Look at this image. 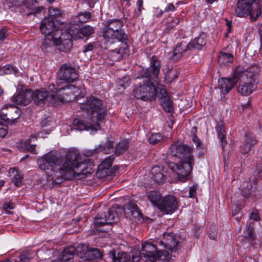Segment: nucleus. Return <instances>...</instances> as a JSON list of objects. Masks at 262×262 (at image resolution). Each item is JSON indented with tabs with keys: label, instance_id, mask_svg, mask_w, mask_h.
Instances as JSON below:
<instances>
[{
	"label": "nucleus",
	"instance_id": "nucleus-22",
	"mask_svg": "<svg viewBox=\"0 0 262 262\" xmlns=\"http://www.w3.org/2000/svg\"><path fill=\"white\" fill-rule=\"evenodd\" d=\"M237 82V78H235V71L231 77L222 78L219 80V85L221 92L225 94L228 93Z\"/></svg>",
	"mask_w": 262,
	"mask_h": 262
},
{
	"label": "nucleus",
	"instance_id": "nucleus-38",
	"mask_svg": "<svg viewBox=\"0 0 262 262\" xmlns=\"http://www.w3.org/2000/svg\"><path fill=\"white\" fill-rule=\"evenodd\" d=\"M165 95H163L161 98V105L164 110L168 113L172 112L173 111L172 103L169 96H167V93L164 91Z\"/></svg>",
	"mask_w": 262,
	"mask_h": 262
},
{
	"label": "nucleus",
	"instance_id": "nucleus-17",
	"mask_svg": "<svg viewBox=\"0 0 262 262\" xmlns=\"http://www.w3.org/2000/svg\"><path fill=\"white\" fill-rule=\"evenodd\" d=\"M158 243L160 247L168 249L171 253L176 252L179 249V242L176 241L171 233H164L163 240L159 241Z\"/></svg>",
	"mask_w": 262,
	"mask_h": 262
},
{
	"label": "nucleus",
	"instance_id": "nucleus-47",
	"mask_svg": "<svg viewBox=\"0 0 262 262\" xmlns=\"http://www.w3.org/2000/svg\"><path fill=\"white\" fill-rule=\"evenodd\" d=\"M61 90H67L68 93H72L74 96V100L78 96L80 90L73 84H66L62 86Z\"/></svg>",
	"mask_w": 262,
	"mask_h": 262
},
{
	"label": "nucleus",
	"instance_id": "nucleus-48",
	"mask_svg": "<svg viewBox=\"0 0 262 262\" xmlns=\"http://www.w3.org/2000/svg\"><path fill=\"white\" fill-rule=\"evenodd\" d=\"M37 140L36 136L31 135L30 138L26 140L24 144V147L31 153L36 154L35 152V145L31 144V141H35Z\"/></svg>",
	"mask_w": 262,
	"mask_h": 262
},
{
	"label": "nucleus",
	"instance_id": "nucleus-20",
	"mask_svg": "<svg viewBox=\"0 0 262 262\" xmlns=\"http://www.w3.org/2000/svg\"><path fill=\"white\" fill-rule=\"evenodd\" d=\"M32 99L33 91L31 90H25L15 94L12 101L14 104L26 106L30 103Z\"/></svg>",
	"mask_w": 262,
	"mask_h": 262
},
{
	"label": "nucleus",
	"instance_id": "nucleus-58",
	"mask_svg": "<svg viewBox=\"0 0 262 262\" xmlns=\"http://www.w3.org/2000/svg\"><path fill=\"white\" fill-rule=\"evenodd\" d=\"M94 49V44L92 43H89L83 47L82 52L84 53H86L88 52L91 51Z\"/></svg>",
	"mask_w": 262,
	"mask_h": 262
},
{
	"label": "nucleus",
	"instance_id": "nucleus-6",
	"mask_svg": "<svg viewBox=\"0 0 262 262\" xmlns=\"http://www.w3.org/2000/svg\"><path fill=\"white\" fill-rule=\"evenodd\" d=\"M193 159L180 160L179 164L173 162H167V166L176 173L179 181L184 182L189 179L192 170Z\"/></svg>",
	"mask_w": 262,
	"mask_h": 262
},
{
	"label": "nucleus",
	"instance_id": "nucleus-43",
	"mask_svg": "<svg viewBox=\"0 0 262 262\" xmlns=\"http://www.w3.org/2000/svg\"><path fill=\"white\" fill-rule=\"evenodd\" d=\"M216 131L217 132L218 137L222 142V146L224 148L227 144V141L226 139V132L224 125L223 124L218 125L216 128Z\"/></svg>",
	"mask_w": 262,
	"mask_h": 262
},
{
	"label": "nucleus",
	"instance_id": "nucleus-21",
	"mask_svg": "<svg viewBox=\"0 0 262 262\" xmlns=\"http://www.w3.org/2000/svg\"><path fill=\"white\" fill-rule=\"evenodd\" d=\"M71 37L72 36L70 34V30H69L68 33L62 34L59 36L58 34V38L53 40L57 43L58 49L60 51L68 52L70 51L73 46Z\"/></svg>",
	"mask_w": 262,
	"mask_h": 262
},
{
	"label": "nucleus",
	"instance_id": "nucleus-61",
	"mask_svg": "<svg viewBox=\"0 0 262 262\" xmlns=\"http://www.w3.org/2000/svg\"><path fill=\"white\" fill-rule=\"evenodd\" d=\"M175 9V7L172 3H169L167 7L165 8L164 12H168L169 11H173Z\"/></svg>",
	"mask_w": 262,
	"mask_h": 262
},
{
	"label": "nucleus",
	"instance_id": "nucleus-27",
	"mask_svg": "<svg viewBox=\"0 0 262 262\" xmlns=\"http://www.w3.org/2000/svg\"><path fill=\"white\" fill-rule=\"evenodd\" d=\"M189 46V43H186L185 41H182L178 44L173 50L171 58L174 60H179L182 56L183 53L187 50H190Z\"/></svg>",
	"mask_w": 262,
	"mask_h": 262
},
{
	"label": "nucleus",
	"instance_id": "nucleus-19",
	"mask_svg": "<svg viewBox=\"0 0 262 262\" xmlns=\"http://www.w3.org/2000/svg\"><path fill=\"white\" fill-rule=\"evenodd\" d=\"M69 30L70 34L75 39H83L84 37L88 38L94 33V28L88 25L79 28L72 26Z\"/></svg>",
	"mask_w": 262,
	"mask_h": 262
},
{
	"label": "nucleus",
	"instance_id": "nucleus-9",
	"mask_svg": "<svg viewBox=\"0 0 262 262\" xmlns=\"http://www.w3.org/2000/svg\"><path fill=\"white\" fill-rule=\"evenodd\" d=\"M143 84H140L134 91V96L144 101H152L156 98L157 92L155 85L152 82L143 80Z\"/></svg>",
	"mask_w": 262,
	"mask_h": 262
},
{
	"label": "nucleus",
	"instance_id": "nucleus-29",
	"mask_svg": "<svg viewBox=\"0 0 262 262\" xmlns=\"http://www.w3.org/2000/svg\"><path fill=\"white\" fill-rule=\"evenodd\" d=\"M152 178L157 183H163L166 177L163 173V169L159 166H154L151 170Z\"/></svg>",
	"mask_w": 262,
	"mask_h": 262
},
{
	"label": "nucleus",
	"instance_id": "nucleus-18",
	"mask_svg": "<svg viewBox=\"0 0 262 262\" xmlns=\"http://www.w3.org/2000/svg\"><path fill=\"white\" fill-rule=\"evenodd\" d=\"M34 102L37 105L44 104L48 101L52 104H55L56 100L54 94H49V93L43 89L37 90L33 92V99Z\"/></svg>",
	"mask_w": 262,
	"mask_h": 262
},
{
	"label": "nucleus",
	"instance_id": "nucleus-12",
	"mask_svg": "<svg viewBox=\"0 0 262 262\" xmlns=\"http://www.w3.org/2000/svg\"><path fill=\"white\" fill-rule=\"evenodd\" d=\"M10 3L16 7H23L26 8L27 12H24L23 15L29 16L41 13L43 8L39 7L37 0H8Z\"/></svg>",
	"mask_w": 262,
	"mask_h": 262
},
{
	"label": "nucleus",
	"instance_id": "nucleus-56",
	"mask_svg": "<svg viewBox=\"0 0 262 262\" xmlns=\"http://www.w3.org/2000/svg\"><path fill=\"white\" fill-rule=\"evenodd\" d=\"M15 67L11 64H7L4 67V71L6 74H11L13 72L16 73Z\"/></svg>",
	"mask_w": 262,
	"mask_h": 262
},
{
	"label": "nucleus",
	"instance_id": "nucleus-35",
	"mask_svg": "<svg viewBox=\"0 0 262 262\" xmlns=\"http://www.w3.org/2000/svg\"><path fill=\"white\" fill-rule=\"evenodd\" d=\"M246 149L242 150V153L245 154L248 153L250 148L256 143L255 136L252 133H247L245 134Z\"/></svg>",
	"mask_w": 262,
	"mask_h": 262
},
{
	"label": "nucleus",
	"instance_id": "nucleus-4",
	"mask_svg": "<svg viewBox=\"0 0 262 262\" xmlns=\"http://www.w3.org/2000/svg\"><path fill=\"white\" fill-rule=\"evenodd\" d=\"M124 23L120 19L116 18L108 20L103 30V37L105 41L110 44L117 41L121 42L120 49H116L115 51L117 53H120L121 49H125L127 47V36L125 33L122 27Z\"/></svg>",
	"mask_w": 262,
	"mask_h": 262
},
{
	"label": "nucleus",
	"instance_id": "nucleus-49",
	"mask_svg": "<svg viewBox=\"0 0 262 262\" xmlns=\"http://www.w3.org/2000/svg\"><path fill=\"white\" fill-rule=\"evenodd\" d=\"M130 83V80L128 76H125L122 78L117 80V87L119 90H124L128 87Z\"/></svg>",
	"mask_w": 262,
	"mask_h": 262
},
{
	"label": "nucleus",
	"instance_id": "nucleus-42",
	"mask_svg": "<svg viewBox=\"0 0 262 262\" xmlns=\"http://www.w3.org/2000/svg\"><path fill=\"white\" fill-rule=\"evenodd\" d=\"M10 170L14 174L12 180V182L14 184L15 186L17 187L20 186L23 179V174L20 171L17 170L15 168H11Z\"/></svg>",
	"mask_w": 262,
	"mask_h": 262
},
{
	"label": "nucleus",
	"instance_id": "nucleus-60",
	"mask_svg": "<svg viewBox=\"0 0 262 262\" xmlns=\"http://www.w3.org/2000/svg\"><path fill=\"white\" fill-rule=\"evenodd\" d=\"M250 218L254 221H258L259 219V215L256 212L253 211L250 214Z\"/></svg>",
	"mask_w": 262,
	"mask_h": 262
},
{
	"label": "nucleus",
	"instance_id": "nucleus-59",
	"mask_svg": "<svg viewBox=\"0 0 262 262\" xmlns=\"http://www.w3.org/2000/svg\"><path fill=\"white\" fill-rule=\"evenodd\" d=\"M168 75L169 77V78L171 79V80H173V79H175L178 77L177 71L174 70H171L170 71H169Z\"/></svg>",
	"mask_w": 262,
	"mask_h": 262
},
{
	"label": "nucleus",
	"instance_id": "nucleus-40",
	"mask_svg": "<svg viewBox=\"0 0 262 262\" xmlns=\"http://www.w3.org/2000/svg\"><path fill=\"white\" fill-rule=\"evenodd\" d=\"M171 253L168 249L163 248H159L156 253V260L163 261H168L170 259V254Z\"/></svg>",
	"mask_w": 262,
	"mask_h": 262
},
{
	"label": "nucleus",
	"instance_id": "nucleus-5",
	"mask_svg": "<svg viewBox=\"0 0 262 262\" xmlns=\"http://www.w3.org/2000/svg\"><path fill=\"white\" fill-rule=\"evenodd\" d=\"M161 66L160 60L157 57L152 56L150 59V67L139 71L137 78H144L143 80L152 82L154 84L155 82L158 83Z\"/></svg>",
	"mask_w": 262,
	"mask_h": 262
},
{
	"label": "nucleus",
	"instance_id": "nucleus-13",
	"mask_svg": "<svg viewBox=\"0 0 262 262\" xmlns=\"http://www.w3.org/2000/svg\"><path fill=\"white\" fill-rule=\"evenodd\" d=\"M58 24L50 17H45L41 21L40 30L45 36H51V40H55L58 38V34L61 33V31L58 29Z\"/></svg>",
	"mask_w": 262,
	"mask_h": 262
},
{
	"label": "nucleus",
	"instance_id": "nucleus-53",
	"mask_svg": "<svg viewBox=\"0 0 262 262\" xmlns=\"http://www.w3.org/2000/svg\"><path fill=\"white\" fill-rule=\"evenodd\" d=\"M58 88H62V86H60L58 85L57 87H56L54 84H51L49 86V90L52 93V94L57 96L60 92H59Z\"/></svg>",
	"mask_w": 262,
	"mask_h": 262
},
{
	"label": "nucleus",
	"instance_id": "nucleus-64",
	"mask_svg": "<svg viewBox=\"0 0 262 262\" xmlns=\"http://www.w3.org/2000/svg\"><path fill=\"white\" fill-rule=\"evenodd\" d=\"M4 208L6 210L8 209H12L14 208V205L12 203H6L4 204Z\"/></svg>",
	"mask_w": 262,
	"mask_h": 262
},
{
	"label": "nucleus",
	"instance_id": "nucleus-3",
	"mask_svg": "<svg viewBox=\"0 0 262 262\" xmlns=\"http://www.w3.org/2000/svg\"><path fill=\"white\" fill-rule=\"evenodd\" d=\"M259 69L257 65H252L244 69L238 66L235 70V76L239 85L237 92L243 96L250 95L256 89L255 80Z\"/></svg>",
	"mask_w": 262,
	"mask_h": 262
},
{
	"label": "nucleus",
	"instance_id": "nucleus-16",
	"mask_svg": "<svg viewBox=\"0 0 262 262\" xmlns=\"http://www.w3.org/2000/svg\"><path fill=\"white\" fill-rule=\"evenodd\" d=\"M58 76L60 80L67 82H72L78 78V74L76 69L66 63L60 67L58 72Z\"/></svg>",
	"mask_w": 262,
	"mask_h": 262
},
{
	"label": "nucleus",
	"instance_id": "nucleus-2",
	"mask_svg": "<svg viewBox=\"0 0 262 262\" xmlns=\"http://www.w3.org/2000/svg\"><path fill=\"white\" fill-rule=\"evenodd\" d=\"M80 107L88 113L91 120V125L86 124L80 119L76 118L73 121L72 128L82 131L88 130L91 126L95 131L99 129V123L104 120L106 115V111L103 106L102 101L94 97H90L84 103L80 104Z\"/></svg>",
	"mask_w": 262,
	"mask_h": 262
},
{
	"label": "nucleus",
	"instance_id": "nucleus-8",
	"mask_svg": "<svg viewBox=\"0 0 262 262\" xmlns=\"http://www.w3.org/2000/svg\"><path fill=\"white\" fill-rule=\"evenodd\" d=\"M255 0H238L235 9V13L239 17L250 16V20L254 21L261 14V10L257 8L255 10L252 8Z\"/></svg>",
	"mask_w": 262,
	"mask_h": 262
},
{
	"label": "nucleus",
	"instance_id": "nucleus-52",
	"mask_svg": "<svg viewBox=\"0 0 262 262\" xmlns=\"http://www.w3.org/2000/svg\"><path fill=\"white\" fill-rule=\"evenodd\" d=\"M8 31V29L6 27H4L0 29V41H3L7 38L9 35Z\"/></svg>",
	"mask_w": 262,
	"mask_h": 262
},
{
	"label": "nucleus",
	"instance_id": "nucleus-10",
	"mask_svg": "<svg viewBox=\"0 0 262 262\" xmlns=\"http://www.w3.org/2000/svg\"><path fill=\"white\" fill-rule=\"evenodd\" d=\"M77 256L83 261H87L100 259L103 254L99 249L90 248L85 244H79L77 247Z\"/></svg>",
	"mask_w": 262,
	"mask_h": 262
},
{
	"label": "nucleus",
	"instance_id": "nucleus-46",
	"mask_svg": "<svg viewBox=\"0 0 262 262\" xmlns=\"http://www.w3.org/2000/svg\"><path fill=\"white\" fill-rule=\"evenodd\" d=\"M254 175L255 177V180L253 181V183L256 185L257 181L262 179V161L257 162L254 171Z\"/></svg>",
	"mask_w": 262,
	"mask_h": 262
},
{
	"label": "nucleus",
	"instance_id": "nucleus-28",
	"mask_svg": "<svg viewBox=\"0 0 262 262\" xmlns=\"http://www.w3.org/2000/svg\"><path fill=\"white\" fill-rule=\"evenodd\" d=\"M75 253H77V248L76 249L74 246H69L64 248L61 255V262H72Z\"/></svg>",
	"mask_w": 262,
	"mask_h": 262
},
{
	"label": "nucleus",
	"instance_id": "nucleus-23",
	"mask_svg": "<svg viewBox=\"0 0 262 262\" xmlns=\"http://www.w3.org/2000/svg\"><path fill=\"white\" fill-rule=\"evenodd\" d=\"M206 42L207 35L202 32L188 43L189 49L190 50H200L206 45Z\"/></svg>",
	"mask_w": 262,
	"mask_h": 262
},
{
	"label": "nucleus",
	"instance_id": "nucleus-24",
	"mask_svg": "<svg viewBox=\"0 0 262 262\" xmlns=\"http://www.w3.org/2000/svg\"><path fill=\"white\" fill-rule=\"evenodd\" d=\"M108 256L112 262H129L130 260V256L127 253L117 250L112 249Z\"/></svg>",
	"mask_w": 262,
	"mask_h": 262
},
{
	"label": "nucleus",
	"instance_id": "nucleus-11",
	"mask_svg": "<svg viewBox=\"0 0 262 262\" xmlns=\"http://www.w3.org/2000/svg\"><path fill=\"white\" fill-rule=\"evenodd\" d=\"M168 152L172 157L178 158L180 160L193 159L191 154V148L179 142L171 144Z\"/></svg>",
	"mask_w": 262,
	"mask_h": 262
},
{
	"label": "nucleus",
	"instance_id": "nucleus-32",
	"mask_svg": "<svg viewBox=\"0 0 262 262\" xmlns=\"http://www.w3.org/2000/svg\"><path fill=\"white\" fill-rule=\"evenodd\" d=\"M32 257V253L29 251H26L22 252L17 258L12 256L2 262H29Z\"/></svg>",
	"mask_w": 262,
	"mask_h": 262
},
{
	"label": "nucleus",
	"instance_id": "nucleus-25",
	"mask_svg": "<svg viewBox=\"0 0 262 262\" xmlns=\"http://www.w3.org/2000/svg\"><path fill=\"white\" fill-rule=\"evenodd\" d=\"M14 108V106L12 104L4 105L0 111L1 119L7 123L10 122L11 120H15L16 118H14L12 116Z\"/></svg>",
	"mask_w": 262,
	"mask_h": 262
},
{
	"label": "nucleus",
	"instance_id": "nucleus-26",
	"mask_svg": "<svg viewBox=\"0 0 262 262\" xmlns=\"http://www.w3.org/2000/svg\"><path fill=\"white\" fill-rule=\"evenodd\" d=\"M124 213L127 218L133 219H140L141 215L137 206L134 203L128 204L124 208Z\"/></svg>",
	"mask_w": 262,
	"mask_h": 262
},
{
	"label": "nucleus",
	"instance_id": "nucleus-7",
	"mask_svg": "<svg viewBox=\"0 0 262 262\" xmlns=\"http://www.w3.org/2000/svg\"><path fill=\"white\" fill-rule=\"evenodd\" d=\"M119 220L116 212V208L113 206L107 212L99 213L94 219V225L98 233L99 232L106 233L107 230L104 228L100 229L104 226L117 223Z\"/></svg>",
	"mask_w": 262,
	"mask_h": 262
},
{
	"label": "nucleus",
	"instance_id": "nucleus-50",
	"mask_svg": "<svg viewBox=\"0 0 262 262\" xmlns=\"http://www.w3.org/2000/svg\"><path fill=\"white\" fill-rule=\"evenodd\" d=\"M163 139V136L159 133L152 134L148 139L150 144H156Z\"/></svg>",
	"mask_w": 262,
	"mask_h": 262
},
{
	"label": "nucleus",
	"instance_id": "nucleus-14",
	"mask_svg": "<svg viewBox=\"0 0 262 262\" xmlns=\"http://www.w3.org/2000/svg\"><path fill=\"white\" fill-rule=\"evenodd\" d=\"M158 241L146 242L142 245V256L145 261L156 260V253L159 249Z\"/></svg>",
	"mask_w": 262,
	"mask_h": 262
},
{
	"label": "nucleus",
	"instance_id": "nucleus-51",
	"mask_svg": "<svg viewBox=\"0 0 262 262\" xmlns=\"http://www.w3.org/2000/svg\"><path fill=\"white\" fill-rule=\"evenodd\" d=\"M180 22L179 18H172L170 21H168L166 24L167 29L170 30L176 26Z\"/></svg>",
	"mask_w": 262,
	"mask_h": 262
},
{
	"label": "nucleus",
	"instance_id": "nucleus-55",
	"mask_svg": "<svg viewBox=\"0 0 262 262\" xmlns=\"http://www.w3.org/2000/svg\"><path fill=\"white\" fill-rule=\"evenodd\" d=\"M52 118L50 117H48L47 118H45V119H42V120L41 122V125L42 127H45L47 126L51 125L53 123Z\"/></svg>",
	"mask_w": 262,
	"mask_h": 262
},
{
	"label": "nucleus",
	"instance_id": "nucleus-31",
	"mask_svg": "<svg viewBox=\"0 0 262 262\" xmlns=\"http://www.w3.org/2000/svg\"><path fill=\"white\" fill-rule=\"evenodd\" d=\"M241 193L242 195L245 198L249 197L254 198L257 195L255 193V186H252L251 183L249 182L244 183Z\"/></svg>",
	"mask_w": 262,
	"mask_h": 262
},
{
	"label": "nucleus",
	"instance_id": "nucleus-44",
	"mask_svg": "<svg viewBox=\"0 0 262 262\" xmlns=\"http://www.w3.org/2000/svg\"><path fill=\"white\" fill-rule=\"evenodd\" d=\"M92 14L90 12L84 11L80 12L75 17V22L85 23L91 18Z\"/></svg>",
	"mask_w": 262,
	"mask_h": 262
},
{
	"label": "nucleus",
	"instance_id": "nucleus-45",
	"mask_svg": "<svg viewBox=\"0 0 262 262\" xmlns=\"http://www.w3.org/2000/svg\"><path fill=\"white\" fill-rule=\"evenodd\" d=\"M243 235V237L251 244L255 239V235L253 233V229L250 225L247 226Z\"/></svg>",
	"mask_w": 262,
	"mask_h": 262
},
{
	"label": "nucleus",
	"instance_id": "nucleus-30",
	"mask_svg": "<svg viewBox=\"0 0 262 262\" xmlns=\"http://www.w3.org/2000/svg\"><path fill=\"white\" fill-rule=\"evenodd\" d=\"M233 61L232 54L221 52L218 56V62L221 66H230Z\"/></svg>",
	"mask_w": 262,
	"mask_h": 262
},
{
	"label": "nucleus",
	"instance_id": "nucleus-54",
	"mask_svg": "<svg viewBox=\"0 0 262 262\" xmlns=\"http://www.w3.org/2000/svg\"><path fill=\"white\" fill-rule=\"evenodd\" d=\"M8 126L0 123V138H4L7 134Z\"/></svg>",
	"mask_w": 262,
	"mask_h": 262
},
{
	"label": "nucleus",
	"instance_id": "nucleus-39",
	"mask_svg": "<svg viewBox=\"0 0 262 262\" xmlns=\"http://www.w3.org/2000/svg\"><path fill=\"white\" fill-rule=\"evenodd\" d=\"M114 160L113 156H110L107 158L105 159L100 164L98 167L99 170L101 169L100 172H98L99 177H102L101 176V173L105 172V171L110 168L112 165L113 162Z\"/></svg>",
	"mask_w": 262,
	"mask_h": 262
},
{
	"label": "nucleus",
	"instance_id": "nucleus-36",
	"mask_svg": "<svg viewBox=\"0 0 262 262\" xmlns=\"http://www.w3.org/2000/svg\"><path fill=\"white\" fill-rule=\"evenodd\" d=\"M47 17L52 18L53 21L58 25L62 23V14L60 10L57 8L50 7L49 9V15Z\"/></svg>",
	"mask_w": 262,
	"mask_h": 262
},
{
	"label": "nucleus",
	"instance_id": "nucleus-57",
	"mask_svg": "<svg viewBox=\"0 0 262 262\" xmlns=\"http://www.w3.org/2000/svg\"><path fill=\"white\" fill-rule=\"evenodd\" d=\"M196 187L195 186H192L189 188V196L190 198H194L196 196Z\"/></svg>",
	"mask_w": 262,
	"mask_h": 262
},
{
	"label": "nucleus",
	"instance_id": "nucleus-1",
	"mask_svg": "<svg viewBox=\"0 0 262 262\" xmlns=\"http://www.w3.org/2000/svg\"><path fill=\"white\" fill-rule=\"evenodd\" d=\"M87 160H81L79 152L75 149L68 150L65 157L49 152L38 158L39 167L51 177L53 182L61 183L73 178L83 179L91 174L94 170Z\"/></svg>",
	"mask_w": 262,
	"mask_h": 262
},
{
	"label": "nucleus",
	"instance_id": "nucleus-15",
	"mask_svg": "<svg viewBox=\"0 0 262 262\" xmlns=\"http://www.w3.org/2000/svg\"><path fill=\"white\" fill-rule=\"evenodd\" d=\"M178 202L176 198L172 195H167L162 198L158 204V208L165 214H171L178 208Z\"/></svg>",
	"mask_w": 262,
	"mask_h": 262
},
{
	"label": "nucleus",
	"instance_id": "nucleus-63",
	"mask_svg": "<svg viewBox=\"0 0 262 262\" xmlns=\"http://www.w3.org/2000/svg\"><path fill=\"white\" fill-rule=\"evenodd\" d=\"M192 140L193 142L195 144L196 147H200L201 146V142L199 138L196 136H194L192 137Z\"/></svg>",
	"mask_w": 262,
	"mask_h": 262
},
{
	"label": "nucleus",
	"instance_id": "nucleus-34",
	"mask_svg": "<svg viewBox=\"0 0 262 262\" xmlns=\"http://www.w3.org/2000/svg\"><path fill=\"white\" fill-rule=\"evenodd\" d=\"M59 94L55 96L56 102L57 99L62 102H69L74 100V96L72 93H68L67 90H62L61 88H58Z\"/></svg>",
	"mask_w": 262,
	"mask_h": 262
},
{
	"label": "nucleus",
	"instance_id": "nucleus-37",
	"mask_svg": "<svg viewBox=\"0 0 262 262\" xmlns=\"http://www.w3.org/2000/svg\"><path fill=\"white\" fill-rule=\"evenodd\" d=\"M147 196L151 203L158 208V204L162 199L160 192L158 191H151L147 193Z\"/></svg>",
	"mask_w": 262,
	"mask_h": 262
},
{
	"label": "nucleus",
	"instance_id": "nucleus-33",
	"mask_svg": "<svg viewBox=\"0 0 262 262\" xmlns=\"http://www.w3.org/2000/svg\"><path fill=\"white\" fill-rule=\"evenodd\" d=\"M114 149V141L107 139L106 142L100 145L99 147L95 149V152H102L105 154H111Z\"/></svg>",
	"mask_w": 262,
	"mask_h": 262
},
{
	"label": "nucleus",
	"instance_id": "nucleus-41",
	"mask_svg": "<svg viewBox=\"0 0 262 262\" xmlns=\"http://www.w3.org/2000/svg\"><path fill=\"white\" fill-rule=\"evenodd\" d=\"M129 143L126 140L119 142L114 149V155L118 157L125 152L128 148Z\"/></svg>",
	"mask_w": 262,
	"mask_h": 262
},
{
	"label": "nucleus",
	"instance_id": "nucleus-62",
	"mask_svg": "<svg viewBox=\"0 0 262 262\" xmlns=\"http://www.w3.org/2000/svg\"><path fill=\"white\" fill-rule=\"evenodd\" d=\"M208 236L211 239H215L217 237V234L214 231H210L208 232Z\"/></svg>",
	"mask_w": 262,
	"mask_h": 262
}]
</instances>
